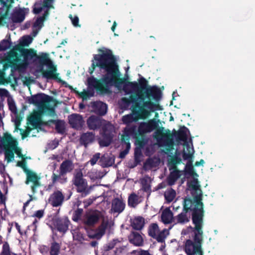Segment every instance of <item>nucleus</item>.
<instances>
[{"label": "nucleus", "mask_w": 255, "mask_h": 255, "mask_svg": "<svg viewBox=\"0 0 255 255\" xmlns=\"http://www.w3.org/2000/svg\"><path fill=\"white\" fill-rule=\"evenodd\" d=\"M99 54L93 55L92 65L89 68L88 72L92 75L96 67H99L106 73L102 78L97 79L94 77L88 79V89L82 92L75 91L83 100L94 95L93 89L101 94L109 93V88L111 86L119 87L125 83L126 79L121 77V72L117 59L113 54L111 50L106 47L99 48Z\"/></svg>", "instance_id": "nucleus-1"}, {"label": "nucleus", "mask_w": 255, "mask_h": 255, "mask_svg": "<svg viewBox=\"0 0 255 255\" xmlns=\"http://www.w3.org/2000/svg\"><path fill=\"white\" fill-rule=\"evenodd\" d=\"M124 91L127 94L134 93L129 98L124 97L122 102L124 108H128L132 103V112L140 119L148 117L151 113L161 110L158 104L152 101L158 102L161 97V92L156 86L148 85L147 80L143 77L136 82H127L124 85Z\"/></svg>", "instance_id": "nucleus-2"}, {"label": "nucleus", "mask_w": 255, "mask_h": 255, "mask_svg": "<svg viewBox=\"0 0 255 255\" xmlns=\"http://www.w3.org/2000/svg\"><path fill=\"white\" fill-rule=\"evenodd\" d=\"M184 200H189L191 201L189 209L192 212V221L194 225L193 228L194 233L193 241L192 240L193 246L202 247L203 241L204 225V204L202 202V195L201 194L195 196L193 199L190 198Z\"/></svg>", "instance_id": "nucleus-3"}, {"label": "nucleus", "mask_w": 255, "mask_h": 255, "mask_svg": "<svg viewBox=\"0 0 255 255\" xmlns=\"http://www.w3.org/2000/svg\"><path fill=\"white\" fill-rule=\"evenodd\" d=\"M34 62L39 64L40 68L37 71L42 73L43 78L47 79H56L59 75L57 72L56 66L54 65L50 59L48 53L41 52L39 55L36 54Z\"/></svg>", "instance_id": "nucleus-4"}, {"label": "nucleus", "mask_w": 255, "mask_h": 255, "mask_svg": "<svg viewBox=\"0 0 255 255\" xmlns=\"http://www.w3.org/2000/svg\"><path fill=\"white\" fill-rule=\"evenodd\" d=\"M36 50L33 48H25L21 44L15 45L11 49V56L18 63L21 71H24L31 60L35 59Z\"/></svg>", "instance_id": "nucleus-5"}, {"label": "nucleus", "mask_w": 255, "mask_h": 255, "mask_svg": "<svg viewBox=\"0 0 255 255\" xmlns=\"http://www.w3.org/2000/svg\"><path fill=\"white\" fill-rule=\"evenodd\" d=\"M16 165L21 167L26 173L25 184L27 185L30 184V187L33 194H37L42 186L40 181V177L37 175L36 172H33V171L27 169L25 158L22 161H18Z\"/></svg>", "instance_id": "nucleus-6"}, {"label": "nucleus", "mask_w": 255, "mask_h": 255, "mask_svg": "<svg viewBox=\"0 0 255 255\" xmlns=\"http://www.w3.org/2000/svg\"><path fill=\"white\" fill-rule=\"evenodd\" d=\"M100 133L101 137L98 140L99 145L101 147H108L113 142L116 131L115 127L110 122H106Z\"/></svg>", "instance_id": "nucleus-7"}, {"label": "nucleus", "mask_w": 255, "mask_h": 255, "mask_svg": "<svg viewBox=\"0 0 255 255\" xmlns=\"http://www.w3.org/2000/svg\"><path fill=\"white\" fill-rule=\"evenodd\" d=\"M73 181L76 187L77 192L81 193L83 197H85L90 194V190L88 188L87 182L83 178V173L81 170L76 172Z\"/></svg>", "instance_id": "nucleus-8"}, {"label": "nucleus", "mask_w": 255, "mask_h": 255, "mask_svg": "<svg viewBox=\"0 0 255 255\" xmlns=\"http://www.w3.org/2000/svg\"><path fill=\"white\" fill-rule=\"evenodd\" d=\"M101 217V212L98 210L87 212L82 219L83 224L86 229L93 228L98 224Z\"/></svg>", "instance_id": "nucleus-9"}, {"label": "nucleus", "mask_w": 255, "mask_h": 255, "mask_svg": "<svg viewBox=\"0 0 255 255\" xmlns=\"http://www.w3.org/2000/svg\"><path fill=\"white\" fill-rule=\"evenodd\" d=\"M148 234L150 237L156 239L158 243H162L165 242L168 233L165 229L159 232L158 224L151 223L148 228Z\"/></svg>", "instance_id": "nucleus-10"}, {"label": "nucleus", "mask_w": 255, "mask_h": 255, "mask_svg": "<svg viewBox=\"0 0 255 255\" xmlns=\"http://www.w3.org/2000/svg\"><path fill=\"white\" fill-rule=\"evenodd\" d=\"M0 63L1 62H0ZM18 66L16 60L11 56V49H10L8 53L7 62L3 63L2 70L0 69V85L4 83L5 71L10 67L13 70L21 71Z\"/></svg>", "instance_id": "nucleus-11"}, {"label": "nucleus", "mask_w": 255, "mask_h": 255, "mask_svg": "<svg viewBox=\"0 0 255 255\" xmlns=\"http://www.w3.org/2000/svg\"><path fill=\"white\" fill-rule=\"evenodd\" d=\"M53 98L43 93H39L28 97L27 102L29 104L36 105L40 108H42L45 104H49Z\"/></svg>", "instance_id": "nucleus-12"}, {"label": "nucleus", "mask_w": 255, "mask_h": 255, "mask_svg": "<svg viewBox=\"0 0 255 255\" xmlns=\"http://www.w3.org/2000/svg\"><path fill=\"white\" fill-rule=\"evenodd\" d=\"M190 205L191 200H184L183 211L181 213L174 217V220H173L174 224L184 225L190 221V216L187 215V213L189 211H191L190 209Z\"/></svg>", "instance_id": "nucleus-13"}, {"label": "nucleus", "mask_w": 255, "mask_h": 255, "mask_svg": "<svg viewBox=\"0 0 255 255\" xmlns=\"http://www.w3.org/2000/svg\"><path fill=\"white\" fill-rule=\"evenodd\" d=\"M156 128V122L154 120H150L146 123L142 122L137 129V135L143 136L145 133L150 132Z\"/></svg>", "instance_id": "nucleus-14"}, {"label": "nucleus", "mask_w": 255, "mask_h": 255, "mask_svg": "<svg viewBox=\"0 0 255 255\" xmlns=\"http://www.w3.org/2000/svg\"><path fill=\"white\" fill-rule=\"evenodd\" d=\"M53 225L60 233L65 234L68 230L70 223L68 217L56 218L53 219Z\"/></svg>", "instance_id": "nucleus-15"}, {"label": "nucleus", "mask_w": 255, "mask_h": 255, "mask_svg": "<svg viewBox=\"0 0 255 255\" xmlns=\"http://www.w3.org/2000/svg\"><path fill=\"white\" fill-rule=\"evenodd\" d=\"M106 121L100 117L92 115L87 120V125L90 130H97L103 127Z\"/></svg>", "instance_id": "nucleus-16"}, {"label": "nucleus", "mask_w": 255, "mask_h": 255, "mask_svg": "<svg viewBox=\"0 0 255 255\" xmlns=\"http://www.w3.org/2000/svg\"><path fill=\"white\" fill-rule=\"evenodd\" d=\"M17 145V142L11 135L7 132L4 133L0 141V147L4 149L6 148L14 149Z\"/></svg>", "instance_id": "nucleus-17"}, {"label": "nucleus", "mask_w": 255, "mask_h": 255, "mask_svg": "<svg viewBox=\"0 0 255 255\" xmlns=\"http://www.w3.org/2000/svg\"><path fill=\"white\" fill-rule=\"evenodd\" d=\"M65 199V196L60 190L54 191L48 198V203L53 207H60Z\"/></svg>", "instance_id": "nucleus-18"}, {"label": "nucleus", "mask_w": 255, "mask_h": 255, "mask_svg": "<svg viewBox=\"0 0 255 255\" xmlns=\"http://www.w3.org/2000/svg\"><path fill=\"white\" fill-rule=\"evenodd\" d=\"M69 124L76 129H81L85 123L83 117L77 114H73L68 116Z\"/></svg>", "instance_id": "nucleus-19"}, {"label": "nucleus", "mask_w": 255, "mask_h": 255, "mask_svg": "<svg viewBox=\"0 0 255 255\" xmlns=\"http://www.w3.org/2000/svg\"><path fill=\"white\" fill-rule=\"evenodd\" d=\"M109 225V222L108 221L103 220L102 223L96 229L94 233H89V237L92 239H100L105 234Z\"/></svg>", "instance_id": "nucleus-20"}, {"label": "nucleus", "mask_w": 255, "mask_h": 255, "mask_svg": "<svg viewBox=\"0 0 255 255\" xmlns=\"http://www.w3.org/2000/svg\"><path fill=\"white\" fill-rule=\"evenodd\" d=\"M137 135V128L136 126H132L129 128H126L124 130V133L122 135L121 141L122 145L127 146L128 144L129 143L130 135Z\"/></svg>", "instance_id": "nucleus-21"}, {"label": "nucleus", "mask_w": 255, "mask_h": 255, "mask_svg": "<svg viewBox=\"0 0 255 255\" xmlns=\"http://www.w3.org/2000/svg\"><path fill=\"white\" fill-rule=\"evenodd\" d=\"M185 251L188 255H193L195 254L204 255L202 247L193 246L191 239H188L186 241L185 244Z\"/></svg>", "instance_id": "nucleus-22"}, {"label": "nucleus", "mask_w": 255, "mask_h": 255, "mask_svg": "<svg viewBox=\"0 0 255 255\" xmlns=\"http://www.w3.org/2000/svg\"><path fill=\"white\" fill-rule=\"evenodd\" d=\"M53 0H43L42 1H37L34 4V7L33 9V12L34 13L37 14L42 12L43 9L45 8L46 9H48L50 8H52V3Z\"/></svg>", "instance_id": "nucleus-23"}, {"label": "nucleus", "mask_w": 255, "mask_h": 255, "mask_svg": "<svg viewBox=\"0 0 255 255\" xmlns=\"http://www.w3.org/2000/svg\"><path fill=\"white\" fill-rule=\"evenodd\" d=\"M93 111L96 114L104 116L107 112V105L101 101H94L91 103Z\"/></svg>", "instance_id": "nucleus-24"}, {"label": "nucleus", "mask_w": 255, "mask_h": 255, "mask_svg": "<svg viewBox=\"0 0 255 255\" xmlns=\"http://www.w3.org/2000/svg\"><path fill=\"white\" fill-rule=\"evenodd\" d=\"M159 139L158 141L162 142L165 145L169 147H172L173 145L174 134L171 133L169 130L166 132H161L159 134Z\"/></svg>", "instance_id": "nucleus-25"}, {"label": "nucleus", "mask_w": 255, "mask_h": 255, "mask_svg": "<svg viewBox=\"0 0 255 255\" xmlns=\"http://www.w3.org/2000/svg\"><path fill=\"white\" fill-rule=\"evenodd\" d=\"M129 242L136 247H142L143 245V239L142 236L137 232H131L128 236Z\"/></svg>", "instance_id": "nucleus-26"}, {"label": "nucleus", "mask_w": 255, "mask_h": 255, "mask_svg": "<svg viewBox=\"0 0 255 255\" xmlns=\"http://www.w3.org/2000/svg\"><path fill=\"white\" fill-rule=\"evenodd\" d=\"M74 168V164L69 159H66L60 165V171L61 175H65L68 173H70Z\"/></svg>", "instance_id": "nucleus-27"}, {"label": "nucleus", "mask_w": 255, "mask_h": 255, "mask_svg": "<svg viewBox=\"0 0 255 255\" xmlns=\"http://www.w3.org/2000/svg\"><path fill=\"white\" fill-rule=\"evenodd\" d=\"M125 209V203L119 198L114 199L112 202V210L114 213H121Z\"/></svg>", "instance_id": "nucleus-28"}, {"label": "nucleus", "mask_w": 255, "mask_h": 255, "mask_svg": "<svg viewBox=\"0 0 255 255\" xmlns=\"http://www.w3.org/2000/svg\"><path fill=\"white\" fill-rule=\"evenodd\" d=\"M95 138V134L92 132H87L81 134L80 138V143L87 147L89 144L92 143Z\"/></svg>", "instance_id": "nucleus-29"}, {"label": "nucleus", "mask_w": 255, "mask_h": 255, "mask_svg": "<svg viewBox=\"0 0 255 255\" xmlns=\"http://www.w3.org/2000/svg\"><path fill=\"white\" fill-rule=\"evenodd\" d=\"M174 218L173 212L169 208L165 209L161 214V219L165 225L174 223Z\"/></svg>", "instance_id": "nucleus-30"}, {"label": "nucleus", "mask_w": 255, "mask_h": 255, "mask_svg": "<svg viewBox=\"0 0 255 255\" xmlns=\"http://www.w3.org/2000/svg\"><path fill=\"white\" fill-rule=\"evenodd\" d=\"M183 171L172 170L170 171L168 176L167 177V182L168 185H173L176 181L181 176Z\"/></svg>", "instance_id": "nucleus-31"}, {"label": "nucleus", "mask_w": 255, "mask_h": 255, "mask_svg": "<svg viewBox=\"0 0 255 255\" xmlns=\"http://www.w3.org/2000/svg\"><path fill=\"white\" fill-rule=\"evenodd\" d=\"M25 18L24 9L19 8L11 14V19L13 23H21Z\"/></svg>", "instance_id": "nucleus-32"}, {"label": "nucleus", "mask_w": 255, "mask_h": 255, "mask_svg": "<svg viewBox=\"0 0 255 255\" xmlns=\"http://www.w3.org/2000/svg\"><path fill=\"white\" fill-rule=\"evenodd\" d=\"M188 132H189V129L186 127L183 126L178 131H175L173 135L177 141H184L187 140Z\"/></svg>", "instance_id": "nucleus-33"}, {"label": "nucleus", "mask_w": 255, "mask_h": 255, "mask_svg": "<svg viewBox=\"0 0 255 255\" xmlns=\"http://www.w3.org/2000/svg\"><path fill=\"white\" fill-rule=\"evenodd\" d=\"M48 9H45L44 11V13H43L42 16L38 17L36 18L35 21L33 24L32 28H37L39 29H40L43 26L44 21L46 19V17L48 15Z\"/></svg>", "instance_id": "nucleus-34"}, {"label": "nucleus", "mask_w": 255, "mask_h": 255, "mask_svg": "<svg viewBox=\"0 0 255 255\" xmlns=\"http://www.w3.org/2000/svg\"><path fill=\"white\" fill-rule=\"evenodd\" d=\"M114 163V160L109 156L108 154H103L99 161V164L103 167H107L112 166Z\"/></svg>", "instance_id": "nucleus-35"}, {"label": "nucleus", "mask_w": 255, "mask_h": 255, "mask_svg": "<svg viewBox=\"0 0 255 255\" xmlns=\"http://www.w3.org/2000/svg\"><path fill=\"white\" fill-rule=\"evenodd\" d=\"M144 225V219L141 216H138L134 218L131 222V226L132 228L136 230H142Z\"/></svg>", "instance_id": "nucleus-36"}, {"label": "nucleus", "mask_w": 255, "mask_h": 255, "mask_svg": "<svg viewBox=\"0 0 255 255\" xmlns=\"http://www.w3.org/2000/svg\"><path fill=\"white\" fill-rule=\"evenodd\" d=\"M28 122L34 128H41V126L46 125V124H43L41 119L36 116L29 117L28 119Z\"/></svg>", "instance_id": "nucleus-37"}, {"label": "nucleus", "mask_w": 255, "mask_h": 255, "mask_svg": "<svg viewBox=\"0 0 255 255\" xmlns=\"http://www.w3.org/2000/svg\"><path fill=\"white\" fill-rule=\"evenodd\" d=\"M50 122L55 125V129L58 133L63 134L65 132V123L62 120H51Z\"/></svg>", "instance_id": "nucleus-38"}, {"label": "nucleus", "mask_w": 255, "mask_h": 255, "mask_svg": "<svg viewBox=\"0 0 255 255\" xmlns=\"http://www.w3.org/2000/svg\"><path fill=\"white\" fill-rule=\"evenodd\" d=\"M64 175H60V174L59 175H57L55 173H53L51 178H52V183L51 184H49L48 186V189H50L53 185L56 183L57 181H59L60 183H64L67 182V178H61V177L63 176Z\"/></svg>", "instance_id": "nucleus-39"}, {"label": "nucleus", "mask_w": 255, "mask_h": 255, "mask_svg": "<svg viewBox=\"0 0 255 255\" xmlns=\"http://www.w3.org/2000/svg\"><path fill=\"white\" fill-rule=\"evenodd\" d=\"M60 244L56 242H53L51 244L50 248V255H59L60 253Z\"/></svg>", "instance_id": "nucleus-40"}, {"label": "nucleus", "mask_w": 255, "mask_h": 255, "mask_svg": "<svg viewBox=\"0 0 255 255\" xmlns=\"http://www.w3.org/2000/svg\"><path fill=\"white\" fill-rule=\"evenodd\" d=\"M138 196L135 193H131L128 197V203L129 207L134 208L138 204Z\"/></svg>", "instance_id": "nucleus-41"}, {"label": "nucleus", "mask_w": 255, "mask_h": 255, "mask_svg": "<svg viewBox=\"0 0 255 255\" xmlns=\"http://www.w3.org/2000/svg\"><path fill=\"white\" fill-rule=\"evenodd\" d=\"M118 242V240L117 239H113L111 242L104 246V252L103 255H108V251L113 249Z\"/></svg>", "instance_id": "nucleus-42"}, {"label": "nucleus", "mask_w": 255, "mask_h": 255, "mask_svg": "<svg viewBox=\"0 0 255 255\" xmlns=\"http://www.w3.org/2000/svg\"><path fill=\"white\" fill-rule=\"evenodd\" d=\"M175 191L173 188H171L170 190L166 192L164 194L165 198L168 202H172L175 198Z\"/></svg>", "instance_id": "nucleus-43"}, {"label": "nucleus", "mask_w": 255, "mask_h": 255, "mask_svg": "<svg viewBox=\"0 0 255 255\" xmlns=\"http://www.w3.org/2000/svg\"><path fill=\"white\" fill-rule=\"evenodd\" d=\"M4 150L5 159L8 163H9L12 161L14 158V153L11 148H6Z\"/></svg>", "instance_id": "nucleus-44"}, {"label": "nucleus", "mask_w": 255, "mask_h": 255, "mask_svg": "<svg viewBox=\"0 0 255 255\" xmlns=\"http://www.w3.org/2000/svg\"><path fill=\"white\" fill-rule=\"evenodd\" d=\"M10 40L3 39L0 42V51H5L10 47Z\"/></svg>", "instance_id": "nucleus-45"}, {"label": "nucleus", "mask_w": 255, "mask_h": 255, "mask_svg": "<svg viewBox=\"0 0 255 255\" xmlns=\"http://www.w3.org/2000/svg\"><path fill=\"white\" fill-rule=\"evenodd\" d=\"M83 212V210L82 209L78 208L73 213V220L76 222L78 221L81 219Z\"/></svg>", "instance_id": "nucleus-46"}, {"label": "nucleus", "mask_w": 255, "mask_h": 255, "mask_svg": "<svg viewBox=\"0 0 255 255\" xmlns=\"http://www.w3.org/2000/svg\"><path fill=\"white\" fill-rule=\"evenodd\" d=\"M187 149L189 151L188 153H186L183 151L182 154V157L184 160H191L193 156V153L191 152V150H193V148L190 147L189 145H187Z\"/></svg>", "instance_id": "nucleus-47"}, {"label": "nucleus", "mask_w": 255, "mask_h": 255, "mask_svg": "<svg viewBox=\"0 0 255 255\" xmlns=\"http://www.w3.org/2000/svg\"><path fill=\"white\" fill-rule=\"evenodd\" d=\"M0 255H10L9 245L7 242H5L3 244L2 252Z\"/></svg>", "instance_id": "nucleus-48"}, {"label": "nucleus", "mask_w": 255, "mask_h": 255, "mask_svg": "<svg viewBox=\"0 0 255 255\" xmlns=\"http://www.w3.org/2000/svg\"><path fill=\"white\" fill-rule=\"evenodd\" d=\"M32 38L30 35H25L22 37V41L21 43L20 44L23 45V47L24 46H28L30 43L32 42Z\"/></svg>", "instance_id": "nucleus-49"}, {"label": "nucleus", "mask_w": 255, "mask_h": 255, "mask_svg": "<svg viewBox=\"0 0 255 255\" xmlns=\"http://www.w3.org/2000/svg\"><path fill=\"white\" fill-rule=\"evenodd\" d=\"M135 120L136 119L132 115H127L124 116L123 117V123L126 124L131 123V122H133V121Z\"/></svg>", "instance_id": "nucleus-50"}, {"label": "nucleus", "mask_w": 255, "mask_h": 255, "mask_svg": "<svg viewBox=\"0 0 255 255\" xmlns=\"http://www.w3.org/2000/svg\"><path fill=\"white\" fill-rule=\"evenodd\" d=\"M101 158V154L100 152H97L95 154H94L92 158H91L90 160L89 161V163H90L91 165L92 166L94 165L99 160H100V159Z\"/></svg>", "instance_id": "nucleus-51"}, {"label": "nucleus", "mask_w": 255, "mask_h": 255, "mask_svg": "<svg viewBox=\"0 0 255 255\" xmlns=\"http://www.w3.org/2000/svg\"><path fill=\"white\" fill-rule=\"evenodd\" d=\"M155 165L154 164V160L152 158H148L145 162L144 163L143 167L145 168L147 167L152 168L154 167Z\"/></svg>", "instance_id": "nucleus-52"}, {"label": "nucleus", "mask_w": 255, "mask_h": 255, "mask_svg": "<svg viewBox=\"0 0 255 255\" xmlns=\"http://www.w3.org/2000/svg\"><path fill=\"white\" fill-rule=\"evenodd\" d=\"M130 148V144H128L127 146H126L125 149L122 151L120 153V157L121 158H125L126 154H127Z\"/></svg>", "instance_id": "nucleus-53"}, {"label": "nucleus", "mask_w": 255, "mask_h": 255, "mask_svg": "<svg viewBox=\"0 0 255 255\" xmlns=\"http://www.w3.org/2000/svg\"><path fill=\"white\" fill-rule=\"evenodd\" d=\"M9 110L13 113L17 112V108L13 101H8Z\"/></svg>", "instance_id": "nucleus-54"}, {"label": "nucleus", "mask_w": 255, "mask_h": 255, "mask_svg": "<svg viewBox=\"0 0 255 255\" xmlns=\"http://www.w3.org/2000/svg\"><path fill=\"white\" fill-rule=\"evenodd\" d=\"M181 161V159L180 157L177 156V155H174L171 157L168 162H169V163H173V164H177L180 163Z\"/></svg>", "instance_id": "nucleus-55"}, {"label": "nucleus", "mask_w": 255, "mask_h": 255, "mask_svg": "<svg viewBox=\"0 0 255 255\" xmlns=\"http://www.w3.org/2000/svg\"><path fill=\"white\" fill-rule=\"evenodd\" d=\"M69 17L71 19L73 25L75 27H80V25L79 24V18L78 16H75L73 17L72 15H70Z\"/></svg>", "instance_id": "nucleus-56"}, {"label": "nucleus", "mask_w": 255, "mask_h": 255, "mask_svg": "<svg viewBox=\"0 0 255 255\" xmlns=\"http://www.w3.org/2000/svg\"><path fill=\"white\" fill-rule=\"evenodd\" d=\"M54 79L56 80L59 83H61L62 85H64L65 87H67L68 88L71 89V90L73 89L72 86L69 85L66 82L61 80L60 78L58 77V76H57V78Z\"/></svg>", "instance_id": "nucleus-57"}, {"label": "nucleus", "mask_w": 255, "mask_h": 255, "mask_svg": "<svg viewBox=\"0 0 255 255\" xmlns=\"http://www.w3.org/2000/svg\"><path fill=\"white\" fill-rule=\"evenodd\" d=\"M42 109H45L49 112L51 114H54L55 113V109L53 107H50L48 104H45Z\"/></svg>", "instance_id": "nucleus-58"}, {"label": "nucleus", "mask_w": 255, "mask_h": 255, "mask_svg": "<svg viewBox=\"0 0 255 255\" xmlns=\"http://www.w3.org/2000/svg\"><path fill=\"white\" fill-rule=\"evenodd\" d=\"M185 170H186V172L187 173H188V174H189L190 175H192L193 174L194 169H193V167L191 163H190V164H187L186 165Z\"/></svg>", "instance_id": "nucleus-59"}, {"label": "nucleus", "mask_w": 255, "mask_h": 255, "mask_svg": "<svg viewBox=\"0 0 255 255\" xmlns=\"http://www.w3.org/2000/svg\"><path fill=\"white\" fill-rule=\"evenodd\" d=\"M59 145V142L57 140H54L52 141L49 144V148L52 149H54L57 147Z\"/></svg>", "instance_id": "nucleus-60"}, {"label": "nucleus", "mask_w": 255, "mask_h": 255, "mask_svg": "<svg viewBox=\"0 0 255 255\" xmlns=\"http://www.w3.org/2000/svg\"><path fill=\"white\" fill-rule=\"evenodd\" d=\"M142 190L144 192L148 193V195H150L151 192L150 185L147 183L143 184L142 186Z\"/></svg>", "instance_id": "nucleus-61"}, {"label": "nucleus", "mask_w": 255, "mask_h": 255, "mask_svg": "<svg viewBox=\"0 0 255 255\" xmlns=\"http://www.w3.org/2000/svg\"><path fill=\"white\" fill-rule=\"evenodd\" d=\"M43 215H44L43 210H38V211H36L33 216L36 217L39 219H40L43 217Z\"/></svg>", "instance_id": "nucleus-62"}, {"label": "nucleus", "mask_w": 255, "mask_h": 255, "mask_svg": "<svg viewBox=\"0 0 255 255\" xmlns=\"http://www.w3.org/2000/svg\"><path fill=\"white\" fill-rule=\"evenodd\" d=\"M168 164L170 171H171L172 170H179L177 167V164L169 163V162H168Z\"/></svg>", "instance_id": "nucleus-63"}, {"label": "nucleus", "mask_w": 255, "mask_h": 255, "mask_svg": "<svg viewBox=\"0 0 255 255\" xmlns=\"http://www.w3.org/2000/svg\"><path fill=\"white\" fill-rule=\"evenodd\" d=\"M6 199V197L3 194V193L0 190V204L5 205Z\"/></svg>", "instance_id": "nucleus-64"}]
</instances>
